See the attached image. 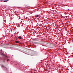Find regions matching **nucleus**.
<instances>
[{"instance_id": "1", "label": "nucleus", "mask_w": 73, "mask_h": 73, "mask_svg": "<svg viewBox=\"0 0 73 73\" xmlns=\"http://www.w3.org/2000/svg\"><path fill=\"white\" fill-rule=\"evenodd\" d=\"M1 55L4 56L5 59H6V58H7V56H6V55H5V54H4L3 53H1Z\"/></svg>"}, {"instance_id": "2", "label": "nucleus", "mask_w": 73, "mask_h": 73, "mask_svg": "<svg viewBox=\"0 0 73 73\" xmlns=\"http://www.w3.org/2000/svg\"><path fill=\"white\" fill-rule=\"evenodd\" d=\"M39 40V39H35L34 40V41H37Z\"/></svg>"}, {"instance_id": "6", "label": "nucleus", "mask_w": 73, "mask_h": 73, "mask_svg": "<svg viewBox=\"0 0 73 73\" xmlns=\"http://www.w3.org/2000/svg\"><path fill=\"white\" fill-rule=\"evenodd\" d=\"M7 1H8V0L4 1V2H6Z\"/></svg>"}, {"instance_id": "3", "label": "nucleus", "mask_w": 73, "mask_h": 73, "mask_svg": "<svg viewBox=\"0 0 73 73\" xmlns=\"http://www.w3.org/2000/svg\"><path fill=\"white\" fill-rule=\"evenodd\" d=\"M34 44H39L40 43L38 42H34Z\"/></svg>"}, {"instance_id": "11", "label": "nucleus", "mask_w": 73, "mask_h": 73, "mask_svg": "<svg viewBox=\"0 0 73 73\" xmlns=\"http://www.w3.org/2000/svg\"><path fill=\"white\" fill-rule=\"evenodd\" d=\"M17 38H17V39H16V40H17Z\"/></svg>"}, {"instance_id": "9", "label": "nucleus", "mask_w": 73, "mask_h": 73, "mask_svg": "<svg viewBox=\"0 0 73 73\" xmlns=\"http://www.w3.org/2000/svg\"><path fill=\"white\" fill-rule=\"evenodd\" d=\"M2 66L3 67H4V66H3V65L2 66Z\"/></svg>"}, {"instance_id": "4", "label": "nucleus", "mask_w": 73, "mask_h": 73, "mask_svg": "<svg viewBox=\"0 0 73 73\" xmlns=\"http://www.w3.org/2000/svg\"><path fill=\"white\" fill-rule=\"evenodd\" d=\"M15 42H16V43H19V41H15Z\"/></svg>"}, {"instance_id": "8", "label": "nucleus", "mask_w": 73, "mask_h": 73, "mask_svg": "<svg viewBox=\"0 0 73 73\" xmlns=\"http://www.w3.org/2000/svg\"><path fill=\"white\" fill-rule=\"evenodd\" d=\"M7 61H9V59H7Z\"/></svg>"}, {"instance_id": "7", "label": "nucleus", "mask_w": 73, "mask_h": 73, "mask_svg": "<svg viewBox=\"0 0 73 73\" xmlns=\"http://www.w3.org/2000/svg\"><path fill=\"white\" fill-rule=\"evenodd\" d=\"M35 17H38V15H37L35 16Z\"/></svg>"}, {"instance_id": "10", "label": "nucleus", "mask_w": 73, "mask_h": 73, "mask_svg": "<svg viewBox=\"0 0 73 73\" xmlns=\"http://www.w3.org/2000/svg\"><path fill=\"white\" fill-rule=\"evenodd\" d=\"M1 52H2V49H1Z\"/></svg>"}, {"instance_id": "5", "label": "nucleus", "mask_w": 73, "mask_h": 73, "mask_svg": "<svg viewBox=\"0 0 73 73\" xmlns=\"http://www.w3.org/2000/svg\"><path fill=\"white\" fill-rule=\"evenodd\" d=\"M19 38V39H21V37H19L17 38Z\"/></svg>"}]
</instances>
